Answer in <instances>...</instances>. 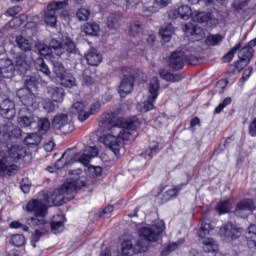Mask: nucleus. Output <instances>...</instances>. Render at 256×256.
<instances>
[{"label":"nucleus","instance_id":"obj_1","mask_svg":"<svg viewBox=\"0 0 256 256\" xmlns=\"http://www.w3.org/2000/svg\"><path fill=\"white\" fill-rule=\"evenodd\" d=\"M82 187H85V182L79 180V178H69L60 189L54 190L46 199H34L28 202L26 206L28 213H34V217L27 219L28 225H30V227L43 226L47 233L51 227L55 235L62 233V231L65 230V216H54L53 221L49 223L45 220V217H47V207H53V205L61 206L67 203V201L75 199L77 189H81Z\"/></svg>","mask_w":256,"mask_h":256},{"label":"nucleus","instance_id":"obj_2","mask_svg":"<svg viewBox=\"0 0 256 256\" xmlns=\"http://www.w3.org/2000/svg\"><path fill=\"white\" fill-rule=\"evenodd\" d=\"M139 120L128 119L121 121L117 112L104 114L99 121V127L102 131H111L112 134H105L100 137V143L108 147L116 157H121L125 153L123 141H129L137 129H139Z\"/></svg>","mask_w":256,"mask_h":256},{"label":"nucleus","instance_id":"obj_3","mask_svg":"<svg viewBox=\"0 0 256 256\" xmlns=\"http://www.w3.org/2000/svg\"><path fill=\"white\" fill-rule=\"evenodd\" d=\"M27 155V150L23 145L14 144L8 151L0 150V177L5 175H15L17 173V165L11 164V161H19Z\"/></svg>","mask_w":256,"mask_h":256},{"label":"nucleus","instance_id":"obj_4","mask_svg":"<svg viewBox=\"0 0 256 256\" xmlns=\"http://www.w3.org/2000/svg\"><path fill=\"white\" fill-rule=\"evenodd\" d=\"M165 231V222L157 220L150 227H141L138 230L139 239L134 245L135 253H145L149 249V243H157L159 235Z\"/></svg>","mask_w":256,"mask_h":256},{"label":"nucleus","instance_id":"obj_5","mask_svg":"<svg viewBox=\"0 0 256 256\" xmlns=\"http://www.w3.org/2000/svg\"><path fill=\"white\" fill-rule=\"evenodd\" d=\"M49 46L52 54L57 55L58 57L67 53L69 57L73 55L76 59H81V53L71 38L65 37L62 39V42H59L57 39H52L49 42Z\"/></svg>","mask_w":256,"mask_h":256},{"label":"nucleus","instance_id":"obj_6","mask_svg":"<svg viewBox=\"0 0 256 256\" xmlns=\"http://www.w3.org/2000/svg\"><path fill=\"white\" fill-rule=\"evenodd\" d=\"M159 78L153 77L150 80L148 91L150 95L148 96V100L138 103L136 106L137 111H140V113H147V111H151L154 109L153 101L159 97Z\"/></svg>","mask_w":256,"mask_h":256},{"label":"nucleus","instance_id":"obj_7","mask_svg":"<svg viewBox=\"0 0 256 256\" xmlns=\"http://www.w3.org/2000/svg\"><path fill=\"white\" fill-rule=\"evenodd\" d=\"M122 80L118 87V93L120 97H127L133 91V86L135 85V70L129 67L122 68Z\"/></svg>","mask_w":256,"mask_h":256},{"label":"nucleus","instance_id":"obj_8","mask_svg":"<svg viewBox=\"0 0 256 256\" xmlns=\"http://www.w3.org/2000/svg\"><path fill=\"white\" fill-rule=\"evenodd\" d=\"M68 5L69 1L67 0L51 2L45 10L44 22L46 23V25H50V27H55V25H57V11L65 9V7H67Z\"/></svg>","mask_w":256,"mask_h":256},{"label":"nucleus","instance_id":"obj_9","mask_svg":"<svg viewBox=\"0 0 256 256\" xmlns=\"http://www.w3.org/2000/svg\"><path fill=\"white\" fill-rule=\"evenodd\" d=\"M17 121L19 126L23 129H35V127H37V121H39V117L35 116L31 109L22 108L20 110Z\"/></svg>","mask_w":256,"mask_h":256},{"label":"nucleus","instance_id":"obj_10","mask_svg":"<svg viewBox=\"0 0 256 256\" xmlns=\"http://www.w3.org/2000/svg\"><path fill=\"white\" fill-rule=\"evenodd\" d=\"M243 233V230L237 226V224H234L232 222L226 223L221 229L220 234L221 237L225 239V241L231 242L236 241V239H239Z\"/></svg>","mask_w":256,"mask_h":256},{"label":"nucleus","instance_id":"obj_11","mask_svg":"<svg viewBox=\"0 0 256 256\" xmlns=\"http://www.w3.org/2000/svg\"><path fill=\"white\" fill-rule=\"evenodd\" d=\"M254 53L255 50L252 47L244 46L243 48H240L238 52L239 61L236 63L235 68L239 71H243V69H245L249 63H251Z\"/></svg>","mask_w":256,"mask_h":256},{"label":"nucleus","instance_id":"obj_12","mask_svg":"<svg viewBox=\"0 0 256 256\" xmlns=\"http://www.w3.org/2000/svg\"><path fill=\"white\" fill-rule=\"evenodd\" d=\"M54 129H58L62 133H71L73 124L69 121V116L64 113L57 114L52 122Z\"/></svg>","mask_w":256,"mask_h":256},{"label":"nucleus","instance_id":"obj_13","mask_svg":"<svg viewBox=\"0 0 256 256\" xmlns=\"http://www.w3.org/2000/svg\"><path fill=\"white\" fill-rule=\"evenodd\" d=\"M17 97L25 107H32L33 109H37L39 107L37 97L29 89H19L17 91Z\"/></svg>","mask_w":256,"mask_h":256},{"label":"nucleus","instance_id":"obj_14","mask_svg":"<svg viewBox=\"0 0 256 256\" xmlns=\"http://www.w3.org/2000/svg\"><path fill=\"white\" fill-rule=\"evenodd\" d=\"M15 67L20 71V73H27L31 69V61L25 52H19L13 57Z\"/></svg>","mask_w":256,"mask_h":256},{"label":"nucleus","instance_id":"obj_15","mask_svg":"<svg viewBox=\"0 0 256 256\" xmlns=\"http://www.w3.org/2000/svg\"><path fill=\"white\" fill-rule=\"evenodd\" d=\"M168 65L171 67V69H174V71L183 69V65H185V52H173L168 59Z\"/></svg>","mask_w":256,"mask_h":256},{"label":"nucleus","instance_id":"obj_16","mask_svg":"<svg viewBox=\"0 0 256 256\" xmlns=\"http://www.w3.org/2000/svg\"><path fill=\"white\" fill-rule=\"evenodd\" d=\"M193 15L191 7L184 5L180 6L178 9L171 10L168 14L169 19H183L184 21H189V17Z\"/></svg>","mask_w":256,"mask_h":256},{"label":"nucleus","instance_id":"obj_17","mask_svg":"<svg viewBox=\"0 0 256 256\" xmlns=\"http://www.w3.org/2000/svg\"><path fill=\"white\" fill-rule=\"evenodd\" d=\"M13 73H15V65L13 64V60L9 58L0 59V77L9 79Z\"/></svg>","mask_w":256,"mask_h":256},{"label":"nucleus","instance_id":"obj_18","mask_svg":"<svg viewBox=\"0 0 256 256\" xmlns=\"http://www.w3.org/2000/svg\"><path fill=\"white\" fill-rule=\"evenodd\" d=\"M99 155V148L97 146H87L84 153L79 157V161L84 167H89L91 160Z\"/></svg>","mask_w":256,"mask_h":256},{"label":"nucleus","instance_id":"obj_19","mask_svg":"<svg viewBox=\"0 0 256 256\" xmlns=\"http://www.w3.org/2000/svg\"><path fill=\"white\" fill-rule=\"evenodd\" d=\"M0 111L3 117L6 119H13L15 115H17V111L15 110V102L11 101V99H5L0 104Z\"/></svg>","mask_w":256,"mask_h":256},{"label":"nucleus","instance_id":"obj_20","mask_svg":"<svg viewBox=\"0 0 256 256\" xmlns=\"http://www.w3.org/2000/svg\"><path fill=\"white\" fill-rule=\"evenodd\" d=\"M70 113L72 115H78V120L83 123L89 119V112L85 110V104L83 102H76L70 107Z\"/></svg>","mask_w":256,"mask_h":256},{"label":"nucleus","instance_id":"obj_21","mask_svg":"<svg viewBox=\"0 0 256 256\" xmlns=\"http://www.w3.org/2000/svg\"><path fill=\"white\" fill-rule=\"evenodd\" d=\"M85 59L91 67H97L103 61V55L97 49L90 48L85 54Z\"/></svg>","mask_w":256,"mask_h":256},{"label":"nucleus","instance_id":"obj_22","mask_svg":"<svg viewBox=\"0 0 256 256\" xmlns=\"http://www.w3.org/2000/svg\"><path fill=\"white\" fill-rule=\"evenodd\" d=\"M256 207H255V202H253V200L251 199H245L240 201L237 205H236V209L234 211L235 215H241V213H243V211H250V213H253L255 211Z\"/></svg>","mask_w":256,"mask_h":256},{"label":"nucleus","instance_id":"obj_23","mask_svg":"<svg viewBox=\"0 0 256 256\" xmlns=\"http://www.w3.org/2000/svg\"><path fill=\"white\" fill-rule=\"evenodd\" d=\"M47 91L52 101L55 103H62L63 99H65V90L61 87L48 86Z\"/></svg>","mask_w":256,"mask_h":256},{"label":"nucleus","instance_id":"obj_24","mask_svg":"<svg viewBox=\"0 0 256 256\" xmlns=\"http://www.w3.org/2000/svg\"><path fill=\"white\" fill-rule=\"evenodd\" d=\"M4 133L9 139H19L23 131H21V128L16 127L11 122H8L4 125Z\"/></svg>","mask_w":256,"mask_h":256},{"label":"nucleus","instance_id":"obj_25","mask_svg":"<svg viewBox=\"0 0 256 256\" xmlns=\"http://www.w3.org/2000/svg\"><path fill=\"white\" fill-rule=\"evenodd\" d=\"M15 43L17 47L23 51V53H29V51L33 50V43H31L29 39L25 38L23 35H17L15 38Z\"/></svg>","mask_w":256,"mask_h":256},{"label":"nucleus","instance_id":"obj_26","mask_svg":"<svg viewBox=\"0 0 256 256\" xmlns=\"http://www.w3.org/2000/svg\"><path fill=\"white\" fill-rule=\"evenodd\" d=\"M158 74L162 79H164L165 81H170L171 83H177L179 81H182L183 79V76L181 74L169 73V71L163 68H160L158 70Z\"/></svg>","mask_w":256,"mask_h":256},{"label":"nucleus","instance_id":"obj_27","mask_svg":"<svg viewBox=\"0 0 256 256\" xmlns=\"http://www.w3.org/2000/svg\"><path fill=\"white\" fill-rule=\"evenodd\" d=\"M121 14L119 13H111L108 17H107V27L109 29H114L117 30L119 29L121 23Z\"/></svg>","mask_w":256,"mask_h":256},{"label":"nucleus","instance_id":"obj_28","mask_svg":"<svg viewBox=\"0 0 256 256\" xmlns=\"http://www.w3.org/2000/svg\"><path fill=\"white\" fill-rule=\"evenodd\" d=\"M34 67L36 71H40L41 73L46 75V77L51 76V70H49V66H47L43 58H36V60L34 61Z\"/></svg>","mask_w":256,"mask_h":256},{"label":"nucleus","instance_id":"obj_29","mask_svg":"<svg viewBox=\"0 0 256 256\" xmlns=\"http://www.w3.org/2000/svg\"><path fill=\"white\" fill-rule=\"evenodd\" d=\"M34 67L36 71H40L41 73L46 75V77L51 76V70H49V66H47L43 58H36V60L34 61Z\"/></svg>","mask_w":256,"mask_h":256},{"label":"nucleus","instance_id":"obj_30","mask_svg":"<svg viewBox=\"0 0 256 256\" xmlns=\"http://www.w3.org/2000/svg\"><path fill=\"white\" fill-rule=\"evenodd\" d=\"M173 33H175V28L172 24L165 25L160 29L161 38L165 43L171 41V35H173Z\"/></svg>","mask_w":256,"mask_h":256},{"label":"nucleus","instance_id":"obj_31","mask_svg":"<svg viewBox=\"0 0 256 256\" xmlns=\"http://www.w3.org/2000/svg\"><path fill=\"white\" fill-rule=\"evenodd\" d=\"M203 251L205 253H215L219 249V245L213 238H206L203 240Z\"/></svg>","mask_w":256,"mask_h":256},{"label":"nucleus","instance_id":"obj_32","mask_svg":"<svg viewBox=\"0 0 256 256\" xmlns=\"http://www.w3.org/2000/svg\"><path fill=\"white\" fill-rule=\"evenodd\" d=\"M82 30L86 35L95 36L101 31V27L99 24L92 22L84 24Z\"/></svg>","mask_w":256,"mask_h":256},{"label":"nucleus","instance_id":"obj_33","mask_svg":"<svg viewBox=\"0 0 256 256\" xmlns=\"http://www.w3.org/2000/svg\"><path fill=\"white\" fill-rule=\"evenodd\" d=\"M121 255L122 256H133L135 255V247L131 240H126L121 244Z\"/></svg>","mask_w":256,"mask_h":256},{"label":"nucleus","instance_id":"obj_34","mask_svg":"<svg viewBox=\"0 0 256 256\" xmlns=\"http://www.w3.org/2000/svg\"><path fill=\"white\" fill-rule=\"evenodd\" d=\"M183 243H185L184 238H180L177 242L169 243L162 250V255L167 256L169 253H173V251H176V249H179L180 245H183Z\"/></svg>","mask_w":256,"mask_h":256},{"label":"nucleus","instance_id":"obj_35","mask_svg":"<svg viewBox=\"0 0 256 256\" xmlns=\"http://www.w3.org/2000/svg\"><path fill=\"white\" fill-rule=\"evenodd\" d=\"M24 143L28 145V147L39 145L41 143V135L37 133H30L25 137Z\"/></svg>","mask_w":256,"mask_h":256},{"label":"nucleus","instance_id":"obj_36","mask_svg":"<svg viewBox=\"0 0 256 256\" xmlns=\"http://www.w3.org/2000/svg\"><path fill=\"white\" fill-rule=\"evenodd\" d=\"M192 19L196 23H208V21H211V13L195 12V14L192 16Z\"/></svg>","mask_w":256,"mask_h":256},{"label":"nucleus","instance_id":"obj_37","mask_svg":"<svg viewBox=\"0 0 256 256\" xmlns=\"http://www.w3.org/2000/svg\"><path fill=\"white\" fill-rule=\"evenodd\" d=\"M61 79V85L62 87H75L77 85V80L75 77L71 74H64V76Z\"/></svg>","mask_w":256,"mask_h":256},{"label":"nucleus","instance_id":"obj_38","mask_svg":"<svg viewBox=\"0 0 256 256\" xmlns=\"http://www.w3.org/2000/svg\"><path fill=\"white\" fill-rule=\"evenodd\" d=\"M39 133H47L51 129V122L47 118H38L37 125Z\"/></svg>","mask_w":256,"mask_h":256},{"label":"nucleus","instance_id":"obj_39","mask_svg":"<svg viewBox=\"0 0 256 256\" xmlns=\"http://www.w3.org/2000/svg\"><path fill=\"white\" fill-rule=\"evenodd\" d=\"M140 33H143V24L139 21L133 22L129 28V35L131 37H137Z\"/></svg>","mask_w":256,"mask_h":256},{"label":"nucleus","instance_id":"obj_40","mask_svg":"<svg viewBox=\"0 0 256 256\" xmlns=\"http://www.w3.org/2000/svg\"><path fill=\"white\" fill-rule=\"evenodd\" d=\"M35 47H36L37 51L40 53V55H42L43 57H47V55H53V52L49 45H46L41 42H37L35 44Z\"/></svg>","mask_w":256,"mask_h":256},{"label":"nucleus","instance_id":"obj_41","mask_svg":"<svg viewBox=\"0 0 256 256\" xmlns=\"http://www.w3.org/2000/svg\"><path fill=\"white\" fill-rule=\"evenodd\" d=\"M9 243L14 247H23L25 245V236L23 234H15L11 237Z\"/></svg>","mask_w":256,"mask_h":256},{"label":"nucleus","instance_id":"obj_42","mask_svg":"<svg viewBox=\"0 0 256 256\" xmlns=\"http://www.w3.org/2000/svg\"><path fill=\"white\" fill-rule=\"evenodd\" d=\"M53 73H55L56 77L61 79L63 76H65V66L63 63L57 61L53 62Z\"/></svg>","mask_w":256,"mask_h":256},{"label":"nucleus","instance_id":"obj_43","mask_svg":"<svg viewBox=\"0 0 256 256\" xmlns=\"http://www.w3.org/2000/svg\"><path fill=\"white\" fill-rule=\"evenodd\" d=\"M242 45L241 43L236 44L224 57H223V61L224 63H231V61H233V57H235V53H237L239 51V49H241Z\"/></svg>","mask_w":256,"mask_h":256},{"label":"nucleus","instance_id":"obj_44","mask_svg":"<svg viewBox=\"0 0 256 256\" xmlns=\"http://www.w3.org/2000/svg\"><path fill=\"white\" fill-rule=\"evenodd\" d=\"M211 231H213V227H211V223H203L200 230L198 231L199 237L205 239L206 235H210Z\"/></svg>","mask_w":256,"mask_h":256},{"label":"nucleus","instance_id":"obj_45","mask_svg":"<svg viewBox=\"0 0 256 256\" xmlns=\"http://www.w3.org/2000/svg\"><path fill=\"white\" fill-rule=\"evenodd\" d=\"M90 16L91 10L87 8H80L76 13V17L79 21H87Z\"/></svg>","mask_w":256,"mask_h":256},{"label":"nucleus","instance_id":"obj_46","mask_svg":"<svg viewBox=\"0 0 256 256\" xmlns=\"http://www.w3.org/2000/svg\"><path fill=\"white\" fill-rule=\"evenodd\" d=\"M217 211L220 215H223V213H229V211H231V204L229 203V200L221 201L217 205Z\"/></svg>","mask_w":256,"mask_h":256},{"label":"nucleus","instance_id":"obj_47","mask_svg":"<svg viewBox=\"0 0 256 256\" xmlns=\"http://www.w3.org/2000/svg\"><path fill=\"white\" fill-rule=\"evenodd\" d=\"M66 155L67 153H64L62 157L55 163V166H48L47 171H49V173H55V171L63 169V167H65L63 159H65Z\"/></svg>","mask_w":256,"mask_h":256},{"label":"nucleus","instance_id":"obj_48","mask_svg":"<svg viewBox=\"0 0 256 256\" xmlns=\"http://www.w3.org/2000/svg\"><path fill=\"white\" fill-rule=\"evenodd\" d=\"M222 41H223V36H221L220 34L210 35L206 39L207 45H212V46L219 45Z\"/></svg>","mask_w":256,"mask_h":256},{"label":"nucleus","instance_id":"obj_49","mask_svg":"<svg viewBox=\"0 0 256 256\" xmlns=\"http://www.w3.org/2000/svg\"><path fill=\"white\" fill-rule=\"evenodd\" d=\"M185 185L187 184H180L168 191L165 192L166 197H168V199H173V197H177V195H179V191H181L183 189V187H185Z\"/></svg>","mask_w":256,"mask_h":256},{"label":"nucleus","instance_id":"obj_50","mask_svg":"<svg viewBox=\"0 0 256 256\" xmlns=\"http://www.w3.org/2000/svg\"><path fill=\"white\" fill-rule=\"evenodd\" d=\"M37 85H39V81H37V78L35 77H29L25 80V86L26 88H21V89H37Z\"/></svg>","mask_w":256,"mask_h":256},{"label":"nucleus","instance_id":"obj_51","mask_svg":"<svg viewBox=\"0 0 256 256\" xmlns=\"http://www.w3.org/2000/svg\"><path fill=\"white\" fill-rule=\"evenodd\" d=\"M246 245L249 249H256V234H246Z\"/></svg>","mask_w":256,"mask_h":256},{"label":"nucleus","instance_id":"obj_52","mask_svg":"<svg viewBox=\"0 0 256 256\" xmlns=\"http://www.w3.org/2000/svg\"><path fill=\"white\" fill-rule=\"evenodd\" d=\"M20 188L23 193H29L31 191V181L29 178H23L20 183Z\"/></svg>","mask_w":256,"mask_h":256},{"label":"nucleus","instance_id":"obj_53","mask_svg":"<svg viewBox=\"0 0 256 256\" xmlns=\"http://www.w3.org/2000/svg\"><path fill=\"white\" fill-rule=\"evenodd\" d=\"M43 105V109L47 112V113H52L53 111H55V103H53V101H51L50 99H46L42 102Z\"/></svg>","mask_w":256,"mask_h":256},{"label":"nucleus","instance_id":"obj_54","mask_svg":"<svg viewBox=\"0 0 256 256\" xmlns=\"http://www.w3.org/2000/svg\"><path fill=\"white\" fill-rule=\"evenodd\" d=\"M232 99L231 97H226L222 103H220L216 108H215V113L219 114L221 113V111H223V109H225V107H227V105H231Z\"/></svg>","mask_w":256,"mask_h":256},{"label":"nucleus","instance_id":"obj_55","mask_svg":"<svg viewBox=\"0 0 256 256\" xmlns=\"http://www.w3.org/2000/svg\"><path fill=\"white\" fill-rule=\"evenodd\" d=\"M11 229H22V231H29V227L19 221H13L10 223Z\"/></svg>","mask_w":256,"mask_h":256},{"label":"nucleus","instance_id":"obj_56","mask_svg":"<svg viewBox=\"0 0 256 256\" xmlns=\"http://www.w3.org/2000/svg\"><path fill=\"white\" fill-rule=\"evenodd\" d=\"M46 230H45V227H44V230L41 232V230L37 229L34 234L32 235L31 237V241H34V243H39L40 239H41V236L45 235Z\"/></svg>","mask_w":256,"mask_h":256},{"label":"nucleus","instance_id":"obj_57","mask_svg":"<svg viewBox=\"0 0 256 256\" xmlns=\"http://www.w3.org/2000/svg\"><path fill=\"white\" fill-rule=\"evenodd\" d=\"M157 149H159V145H154L148 151L142 153L141 155H143L145 159H147V157L149 159H153V153H157Z\"/></svg>","mask_w":256,"mask_h":256},{"label":"nucleus","instance_id":"obj_58","mask_svg":"<svg viewBox=\"0 0 256 256\" xmlns=\"http://www.w3.org/2000/svg\"><path fill=\"white\" fill-rule=\"evenodd\" d=\"M21 13V7L14 6L6 11V15L8 17H15V15H19Z\"/></svg>","mask_w":256,"mask_h":256},{"label":"nucleus","instance_id":"obj_59","mask_svg":"<svg viewBox=\"0 0 256 256\" xmlns=\"http://www.w3.org/2000/svg\"><path fill=\"white\" fill-rule=\"evenodd\" d=\"M247 5V0H242V1H235L233 4H232V7H234V9L236 11H239L241 9H243V7H245Z\"/></svg>","mask_w":256,"mask_h":256},{"label":"nucleus","instance_id":"obj_60","mask_svg":"<svg viewBox=\"0 0 256 256\" xmlns=\"http://www.w3.org/2000/svg\"><path fill=\"white\" fill-rule=\"evenodd\" d=\"M101 110V104L99 102H96L90 106V112L89 115H95V113H98V111Z\"/></svg>","mask_w":256,"mask_h":256},{"label":"nucleus","instance_id":"obj_61","mask_svg":"<svg viewBox=\"0 0 256 256\" xmlns=\"http://www.w3.org/2000/svg\"><path fill=\"white\" fill-rule=\"evenodd\" d=\"M83 83L87 86L93 85V78L87 74V72H84L82 74Z\"/></svg>","mask_w":256,"mask_h":256},{"label":"nucleus","instance_id":"obj_62","mask_svg":"<svg viewBox=\"0 0 256 256\" xmlns=\"http://www.w3.org/2000/svg\"><path fill=\"white\" fill-rule=\"evenodd\" d=\"M249 135H251V137H256V118L253 119L249 126Z\"/></svg>","mask_w":256,"mask_h":256},{"label":"nucleus","instance_id":"obj_63","mask_svg":"<svg viewBox=\"0 0 256 256\" xmlns=\"http://www.w3.org/2000/svg\"><path fill=\"white\" fill-rule=\"evenodd\" d=\"M197 57L195 56H189L185 55V63H188V65H196L197 64Z\"/></svg>","mask_w":256,"mask_h":256},{"label":"nucleus","instance_id":"obj_64","mask_svg":"<svg viewBox=\"0 0 256 256\" xmlns=\"http://www.w3.org/2000/svg\"><path fill=\"white\" fill-rule=\"evenodd\" d=\"M156 5H158V7H161V9L167 7V5H169V3H171V0H155Z\"/></svg>","mask_w":256,"mask_h":256}]
</instances>
